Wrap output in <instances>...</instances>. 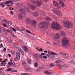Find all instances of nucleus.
<instances>
[{"label":"nucleus","instance_id":"f257e3e1","mask_svg":"<svg viewBox=\"0 0 75 75\" xmlns=\"http://www.w3.org/2000/svg\"><path fill=\"white\" fill-rule=\"evenodd\" d=\"M63 23L64 27H67L69 28H71L73 27V23L69 21H65Z\"/></svg>","mask_w":75,"mask_h":75},{"label":"nucleus","instance_id":"f03ea898","mask_svg":"<svg viewBox=\"0 0 75 75\" xmlns=\"http://www.w3.org/2000/svg\"><path fill=\"white\" fill-rule=\"evenodd\" d=\"M52 28L55 29L56 30L61 29V26L56 22H54L52 23Z\"/></svg>","mask_w":75,"mask_h":75},{"label":"nucleus","instance_id":"7ed1b4c3","mask_svg":"<svg viewBox=\"0 0 75 75\" xmlns=\"http://www.w3.org/2000/svg\"><path fill=\"white\" fill-rule=\"evenodd\" d=\"M62 43L64 47H67L69 44V40L68 38H64L62 40Z\"/></svg>","mask_w":75,"mask_h":75},{"label":"nucleus","instance_id":"20e7f679","mask_svg":"<svg viewBox=\"0 0 75 75\" xmlns=\"http://www.w3.org/2000/svg\"><path fill=\"white\" fill-rule=\"evenodd\" d=\"M53 11H54V12L55 14H57V15H59V16H62L61 13V11H58L57 9H53Z\"/></svg>","mask_w":75,"mask_h":75},{"label":"nucleus","instance_id":"39448f33","mask_svg":"<svg viewBox=\"0 0 75 75\" xmlns=\"http://www.w3.org/2000/svg\"><path fill=\"white\" fill-rule=\"evenodd\" d=\"M61 37L60 34L58 33L54 34L53 36V38L54 40H57V39H59Z\"/></svg>","mask_w":75,"mask_h":75},{"label":"nucleus","instance_id":"423d86ee","mask_svg":"<svg viewBox=\"0 0 75 75\" xmlns=\"http://www.w3.org/2000/svg\"><path fill=\"white\" fill-rule=\"evenodd\" d=\"M64 1L65 2H67V0H59V2L60 4H61L62 7H64L65 6V4L64 2H63V1Z\"/></svg>","mask_w":75,"mask_h":75},{"label":"nucleus","instance_id":"0eeeda50","mask_svg":"<svg viewBox=\"0 0 75 75\" xmlns=\"http://www.w3.org/2000/svg\"><path fill=\"white\" fill-rule=\"evenodd\" d=\"M28 5L30 7L32 10H35V9L37 8V7L36 6H35V5H34L32 4H31L29 3H28Z\"/></svg>","mask_w":75,"mask_h":75},{"label":"nucleus","instance_id":"6e6552de","mask_svg":"<svg viewBox=\"0 0 75 75\" xmlns=\"http://www.w3.org/2000/svg\"><path fill=\"white\" fill-rule=\"evenodd\" d=\"M39 26L40 28H47L44 25V22H40L39 23Z\"/></svg>","mask_w":75,"mask_h":75},{"label":"nucleus","instance_id":"1a4fd4ad","mask_svg":"<svg viewBox=\"0 0 75 75\" xmlns=\"http://www.w3.org/2000/svg\"><path fill=\"white\" fill-rule=\"evenodd\" d=\"M16 57L18 60H19L20 59V52H17L16 54Z\"/></svg>","mask_w":75,"mask_h":75},{"label":"nucleus","instance_id":"9d476101","mask_svg":"<svg viewBox=\"0 0 75 75\" xmlns=\"http://www.w3.org/2000/svg\"><path fill=\"white\" fill-rule=\"evenodd\" d=\"M68 67V66L67 65L65 64L64 65L61 69V71H65L66 69H67Z\"/></svg>","mask_w":75,"mask_h":75},{"label":"nucleus","instance_id":"9b49d317","mask_svg":"<svg viewBox=\"0 0 75 75\" xmlns=\"http://www.w3.org/2000/svg\"><path fill=\"white\" fill-rule=\"evenodd\" d=\"M53 1L54 5L55 7H58V6H59V4L58 2L54 0H53Z\"/></svg>","mask_w":75,"mask_h":75},{"label":"nucleus","instance_id":"f8f14e48","mask_svg":"<svg viewBox=\"0 0 75 75\" xmlns=\"http://www.w3.org/2000/svg\"><path fill=\"white\" fill-rule=\"evenodd\" d=\"M44 23V25L45 26V27H46V28H47L48 27V24H49V23L47 22V21H45L43 22Z\"/></svg>","mask_w":75,"mask_h":75},{"label":"nucleus","instance_id":"ddd939ff","mask_svg":"<svg viewBox=\"0 0 75 75\" xmlns=\"http://www.w3.org/2000/svg\"><path fill=\"white\" fill-rule=\"evenodd\" d=\"M24 69H25V71H26L27 72H30L31 71V68L29 67L27 68H25Z\"/></svg>","mask_w":75,"mask_h":75},{"label":"nucleus","instance_id":"4468645a","mask_svg":"<svg viewBox=\"0 0 75 75\" xmlns=\"http://www.w3.org/2000/svg\"><path fill=\"white\" fill-rule=\"evenodd\" d=\"M19 12H21L23 14H26V12L24 9L21 8L19 10Z\"/></svg>","mask_w":75,"mask_h":75},{"label":"nucleus","instance_id":"2eb2a0df","mask_svg":"<svg viewBox=\"0 0 75 75\" xmlns=\"http://www.w3.org/2000/svg\"><path fill=\"white\" fill-rule=\"evenodd\" d=\"M31 23H33L34 26H36V25H37V22L35 20H33L31 21Z\"/></svg>","mask_w":75,"mask_h":75},{"label":"nucleus","instance_id":"dca6fc26","mask_svg":"<svg viewBox=\"0 0 75 75\" xmlns=\"http://www.w3.org/2000/svg\"><path fill=\"white\" fill-rule=\"evenodd\" d=\"M37 5L38 6V7H40V6H41V4H42V2L41 1H37Z\"/></svg>","mask_w":75,"mask_h":75},{"label":"nucleus","instance_id":"f3484780","mask_svg":"<svg viewBox=\"0 0 75 75\" xmlns=\"http://www.w3.org/2000/svg\"><path fill=\"white\" fill-rule=\"evenodd\" d=\"M18 17L20 19H21L23 17V15L21 13H20L18 14Z\"/></svg>","mask_w":75,"mask_h":75},{"label":"nucleus","instance_id":"a211bd4d","mask_svg":"<svg viewBox=\"0 0 75 75\" xmlns=\"http://www.w3.org/2000/svg\"><path fill=\"white\" fill-rule=\"evenodd\" d=\"M31 19L30 18H28L26 19V22L28 24H30V23H31Z\"/></svg>","mask_w":75,"mask_h":75},{"label":"nucleus","instance_id":"6ab92c4d","mask_svg":"<svg viewBox=\"0 0 75 75\" xmlns=\"http://www.w3.org/2000/svg\"><path fill=\"white\" fill-rule=\"evenodd\" d=\"M40 11L41 15H42V16H44L45 15V12L44 11L41 10Z\"/></svg>","mask_w":75,"mask_h":75},{"label":"nucleus","instance_id":"aec40b11","mask_svg":"<svg viewBox=\"0 0 75 75\" xmlns=\"http://www.w3.org/2000/svg\"><path fill=\"white\" fill-rule=\"evenodd\" d=\"M25 10L26 11H27L28 13H30V11H31V10L30 9V8L28 7H26Z\"/></svg>","mask_w":75,"mask_h":75},{"label":"nucleus","instance_id":"412c9836","mask_svg":"<svg viewBox=\"0 0 75 75\" xmlns=\"http://www.w3.org/2000/svg\"><path fill=\"white\" fill-rule=\"evenodd\" d=\"M46 20L47 21H52V19H51V18L49 17H46L45 18Z\"/></svg>","mask_w":75,"mask_h":75},{"label":"nucleus","instance_id":"4be33fe9","mask_svg":"<svg viewBox=\"0 0 75 75\" xmlns=\"http://www.w3.org/2000/svg\"><path fill=\"white\" fill-rule=\"evenodd\" d=\"M33 56L37 61H38V54H34L33 55Z\"/></svg>","mask_w":75,"mask_h":75},{"label":"nucleus","instance_id":"5701e85b","mask_svg":"<svg viewBox=\"0 0 75 75\" xmlns=\"http://www.w3.org/2000/svg\"><path fill=\"white\" fill-rule=\"evenodd\" d=\"M7 40L10 44H12L13 43V41H12V40L10 38H8Z\"/></svg>","mask_w":75,"mask_h":75},{"label":"nucleus","instance_id":"b1692460","mask_svg":"<svg viewBox=\"0 0 75 75\" xmlns=\"http://www.w3.org/2000/svg\"><path fill=\"white\" fill-rule=\"evenodd\" d=\"M23 49L25 52H28V48H27V47L24 46H23Z\"/></svg>","mask_w":75,"mask_h":75},{"label":"nucleus","instance_id":"393cba45","mask_svg":"<svg viewBox=\"0 0 75 75\" xmlns=\"http://www.w3.org/2000/svg\"><path fill=\"white\" fill-rule=\"evenodd\" d=\"M18 50L21 53L22 55H24V51H23V50L21 49V48H19L18 49Z\"/></svg>","mask_w":75,"mask_h":75},{"label":"nucleus","instance_id":"a878e982","mask_svg":"<svg viewBox=\"0 0 75 75\" xmlns=\"http://www.w3.org/2000/svg\"><path fill=\"white\" fill-rule=\"evenodd\" d=\"M60 33L62 36H65L66 35L65 33L63 31H61Z\"/></svg>","mask_w":75,"mask_h":75},{"label":"nucleus","instance_id":"bb28decb","mask_svg":"<svg viewBox=\"0 0 75 75\" xmlns=\"http://www.w3.org/2000/svg\"><path fill=\"white\" fill-rule=\"evenodd\" d=\"M38 12H35L33 13V16H35V17L38 16Z\"/></svg>","mask_w":75,"mask_h":75},{"label":"nucleus","instance_id":"cd10ccee","mask_svg":"<svg viewBox=\"0 0 75 75\" xmlns=\"http://www.w3.org/2000/svg\"><path fill=\"white\" fill-rule=\"evenodd\" d=\"M7 61V59H5L4 62H2V64H2V66H5V64H6V61Z\"/></svg>","mask_w":75,"mask_h":75},{"label":"nucleus","instance_id":"c85d7f7f","mask_svg":"<svg viewBox=\"0 0 75 75\" xmlns=\"http://www.w3.org/2000/svg\"><path fill=\"white\" fill-rule=\"evenodd\" d=\"M62 62V60H59L57 61H56L55 62L56 64H59V63H61Z\"/></svg>","mask_w":75,"mask_h":75},{"label":"nucleus","instance_id":"c756f323","mask_svg":"<svg viewBox=\"0 0 75 75\" xmlns=\"http://www.w3.org/2000/svg\"><path fill=\"white\" fill-rule=\"evenodd\" d=\"M45 73L47 74V75H50V74H52V72H50L47 71H45Z\"/></svg>","mask_w":75,"mask_h":75},{"label":"nucleus","instance_id":"7c9ffc66","mask_svg":"<svg viewBox=\"0 0 75 75\" xmlns=\"http://www.w3.org/2000/svg\"><path fill=\"white\" fill-rule=\"evenodd\" d=\"M45 55H46V56H47V57H49V58H52V57H53V56L51 54L49 55L48 54H46Z\"/></svg>","mask_w":75,"mask_h":75},{"label":"nucleus","instance_id":"2f4dec72","mask_svg":"<svg viewBox=\"0 0 75 75\" xmlns=\"http://www.w3.org/2000/svg\"><path fill=\"white\" fill-rule=\"evenodd\" d=\"M27 61L28 64H31V60H30V59L29 58L27 59Z\"/></svg>","mask_w":75,"mask_h":75},{"label":"nucleus","instance_id":"473e14b6","mask_svg":"<svg viewBox=\"0 0 75 75\" xmlns=\"http://www.w3.org/2000/svg\"><path fill=\"white\" fill-rule=\"evenodd\" d=\"M57 66L58 68H59V69H60L61 70V69H62V66L60 65V64H59L57 65Z\"/></svg>","mask_w":75,"mask_h":75},{"label":"nucleus","instance_id":"72a5a7b5","mask_svg":"<svg viewBox=\"0 0 75 75\" xmlns=\"http://www.w3.org/2000/svg\"><path fill=\"white\" fill-rule=\"evenodd\" d=\"M13 63L12 62H9L8 63V65H9L10 66H11V65H13Z\"/></svg>","mask_w":75,"mask_h":75},{"label":"nucleus","instance_id":"f704fd0d","mask_svg":"<svg viewBox=\"0 0 75 75\" xmlns=\"http://www.w3.org/2000/svg\"><path fill=\"white\" fill-rule=\"evenodd\" d=\"M38 63L37 62H35V63L34 64V66L35 67H38Z\"/></svg>","mask_w":75,"mask_h":75},{"label":"nucleus","instance_id":"c9c22d12","mask_svg":"<svg viewBox=\"0 0 75 75\" xmlns=\"http://www.w3.org/2000/svg\"><path fill=\"white\" fill-rule=\"evenodd\" d=\"M32 3H33V4H35V5H36V1L35 0H33L32 1Z\"/></svg>","mask_w":75,"mask_h":75},{"label":"nucleus","instance_id":"e433bc0d","mask_svg":"<svg viewBox=\"0 0 75 75\" xmlns=\"http://www.w3.org/2000/svg\"><path fill=\"white\" fill-rule=\"evenodd\" d=\"M22 64L23 66H25V64H26L24 60H23Z\"/></svg>","mask_w":75,"mask_h":75},{"label":"nucleus","instance_id":"4c0bfd02","mask_svg":"<svg viewBox=\"0 0 75 75\" xmlns=\"http://www.w3.org/2000/svg\"><path fill=\"white\" fill-rule=\"evenodd\" d=\"M55 64L52 63L50 65V67H55Z\"/></svg>","mask_w":75,"mask_h":75},{"label":"nucleus","instance_id":"58836bf2","mask_svg":"<svg viewBox=\"0 0 75 75\" xmlns=\"http://www.w3.org/2000/svg\"><path fill=\"white\" fill-rule=\"evenodd\" d=\"M0 6H1L2 7H4V6H5V5H4V4H3V3H2L1 4H0Z\"/></svg>","mask_w":75,"mask_h":75},{"label":"nucleus","instance_id":"ea45409f","mask_svg":"<svg viewBox=\"0 0 75 75\" xmlns=\"http://www.w3.org/2000/svg\"><path fill=\"white\" fill-rule=\"evenodd\" d=\"M12 71V69L10 68H9L7 70V72H8V71Z\"/></svg>","mask_w":75,"mask_h":75},{"label":"nucleus","instance_id":"a19ab883","mask_svg":"<svg viewBox=\"0 0 75 75\" xmlns=\"http://www.w3.org/2000/svg\"><path fill=\"white\" fill-rule=\"evenodd\" d=\"M21 75H30V74L28 73H23L21 74Z\"/></svg>","mask_w":75,"mask_h":75},{"label":"nucleus","instance_id":"79ce46f5","mask_svg":"<svg viewBox=\"0 0 75 75\" xmlns=\"http://www.w3.org/2000/svg\"><path fill=\"white\" fill-rule=\"evenodd\" d=\"M39 57L40 58H41V59H42V58H43V57H42V56L41 54H40L39 55Z\"/></svg>","mask_w":75,"mask_h":75},{"label":"nucleus","instance_id":"37998d69","mask_svg":"<svg viewBox=\"0 0 75 75\" xmlns=\"http://www.w3.org/2000/svg\"><path fill=\"white\" fill-rule=\"evenodd\" d=\"M51 54L52 55V56H53V55H56V54L55 53L53 52H51Z\"/></svg>","mask_w":75,"mask_h":75},{"label":"nucleus","instance_id":"c03bdc74","mask_svg":"<svg viewBox=\"0 0 75 75\" xmlns=\"http://www.w3.org/2000/svg\"><path fill=\"white\" fill-rule=\"evenodd\" d=\"M42 17H40L38 18V20H42Z\"/></svg>","mask_w":75,"mask_h":75},{"label":"nucleus","instance_id":"a18cd8bd","mask_svg":"<svg viewBox=\"0 0 75 75\" xmlns=\"http://www.w3.org/2000/svg\"><path fill=\"white\" fill-rule=\"evenodd\" d=\"M12 72H17V71L16 70H14L12 71Z\"/></svg>","mask_w":75,"mask_h":75},{"label":"nucleus","instance_id":"49530a36","mask_svg":"<svg viewBox=\"0 0 75 75\" xmlns=\"http://www.w3.org/2000/svg\"><path fill=\"white\" fill-rule=\"evenodd\" d=\"M60 54H61V55H62L65 56V53L63 52L60 53Z\"/></svg>","mask_w":75,"mask_h":75},{"label":"nucleus","instance_id":"de8ad7c7","mask_svg":"<svg viewBox=\"0 0 75 75\" xmlns=\"http://www.w3.org/2000/svg\"><path fill=\"white\" fill-rule=\"evenodd\" d=\"M9 1H7L5 2V4H9Z\"/></svg>","mask_w":75,"mask_h":75},{"label":"nucleus","instance_id":"09e8293b","mask_svg":"<svg viewBox=\"0 0 75 75\" xmlns=\"http://www.w3.org/2000/svg\"><path fill=\"white\" fill-rule=\"evenodd\" d=\"M44 58V59H47V57L46 56H43V58Z\"/></svg>","mask_w":75,"mask_h":75},{"label":"nucleus","instance_id":"8fccbe9b","mask_svg":"<svg viewBox=\"0 0 75 75\" xmlns=\"http://www.w3.org/2000/svg\"><path fill=\"white\" fill-rule=\"evenodd\" d=\"M39 71H41V70H42V67H39V68L38 69Z\"/></svg>","mask_w":75,"mask_h":75},{"label":"nucleus","instance_id":"3c124183","mask_svg":"<svg viewBox=\"0 0 75 75\" xmlns=\"http://www.w3.org/2000/svg\"><path fill=\"white\" fill-rule=\"evenodd\" d=\"M41 55H43V56H45L46 54L44 53H41Z\"/></svg>","mask_w":75,"mask_h":75},{"label":"nucleus","instance_id":"603ef678","mask_svg":"<svg viewBox=\"0 0 75 75\" xmlns=\"http://www.w3.org/2000/svg\"><path fill=\"white\" fill-rule=\"evenodd\" d=\"M64 56H66V57H69V55L66 54H65V55Z\"/></svg>","mask_w":75,"mask_h":75},{"label":"nucleus","instance_id":"864d4df0","mask_svg":"<svg viewBox=\"0 0 75 75\" xmlns=\"http://www.w3.org/2000/svg\"><path fill=\"white\" fill-rule=\"evenodd\" d=\"M9 3H13V0H10L9 1Z\"/></svg>","mask_w":75,"mask_h":75},{"label":"nucleus","instance_id":"5fc2aeb1","mask_svg":"<svg viewBox=\"0 0 75 75\" xmlns=\"http://www.w3.org/2000/svg\"><path fill=\"white\" fill-rule=\"evenodd\" d=\"M6 51V48H4L3 49V51H4V52H5Z\"/></svg>","mask_w":75,"mask_h":75},{"label":"nucleus","instance_id":"6e6d98bb","mask_svg":"<svg viewBox=\"0 0 75 75\" xmlns=\"http://www.w3.org/2000/svg\"><path fill=\"white\" fill-rule=\"evenodd\" d=\"M25 30V29L23 28L21 29V31H24V30Z\"/></svg>","mask_w":75,"mask_h":75},{"label":"nucleus","instance_id":"4d7b16f0","mask_svg":"<svg viewBox=\"0 0 75 75\" xmlns=\"http://www.w3.org/2000/svg\"><path fill=\"white\" fill-rule=\"evenodd\" d=\"M3 25H4V27H7V25H6V24L4 23H3Z\"/></svg>","mask_w":75,"mask_h":75},{"label":"nucleus","instance_id":"13d9d810","mask_svg":"<svg viewBox=\"0 0 75 75\" xmlns=\"http://www.w3.org/2000/svg\"><path fill=\"white\" fill-rule=\"evenodd\" d=\"M26 31L27 32V33H29V34H30V33H31V32H30V31L28 30H27Z\"/></svg>","mask_w":75,"mask_h":75},{"label":"nucleus","instance_id":"bf43d9fd","mask_svg":"<svg viewBox=\"0 0 75 75\" xmlns=\"http://www.w3.org/2000/svg\"><path fill=\"white\" fill-rule=\"evenodd\" d=\"M12 30L13 31H14L15 32L16 31V29H15L14 28H12Z\"/></svg>","mask_w":75,"mask_h":75},{"label":"nucleus","instance_id":"052dcab7","mask_svg":"<svg viewBox=\"0 0 75 75\" xmlns=\"http://www.w3.org/2000/svg\"><path fill=\"white\" fill-rule=\"evenodd\" d=\"M11 54H14V51H11Z\"/></svg>","mask_w":75,"mask_h":75},{"label":"nucleus","instance_id":"680f3d73","mask_svg":"<svg viewBox=\"0 0 75 75\" xmlns=\"http://www.w3.org/2000/svg\"><path fill=\"white\" fill-rule=\"evenodd\" d=\"M44 53H45L46 54H47V53H48V51H47V50H45L44 51Z\"/></svg>","mask_w":75,"mask_h":75},{"label":"nucleus","instance_id":"e2e57ef3","mask_svg":"<svg viewBox=\"0 0 75 75\" xmlns=\"http://www.w3.org/2000/svg\"><path fill=\"white\" fill-rule=\"evenodd\" d=\"M53 43L55 45H57V43L54 42H53Z\"/></svg>","mask_w":75,"mask_h":75},{"label":"nucleus","instance_id":"0e129e2a","mask_svg":"<svg viewBox=\"0 0 75 75\" xmlns=\"http://www.w3.org/2000/svg\"><path fill=\"white\" fill-rule=\"evenodd\" d=\"M1 30H2V28L1 27H0V32H1Z\"/></svg>","mask_w":75,"mask_h":75},{"label":"nucleus","instance_id":"69168bd1","mask_svg":"<svg viewBox=\"0 0 75 75\" xmlns=\"http://www.w3.org/2000/svg\"><path fill=\"white\" fill-rule=\"evenodd\" d=\"M45 68V67L44 66H43L42 67V69H44Z\"/></svg>","mask_w":75,"mask_h":75},{"label":"nucleus","instance_id":"338daca9","mask_svg":"<svg viewBox=\"0 0 75 75\" xmlns=\"http://www.w3.org/2000/svg\"><path fill=\"white\" fill-rule=\"evenodd\" d=\"M17 60H18V59H17V58L16 57V58H15L14 59V60L15 61H17Z\"/></svg>","mask_w":75,"mask_h":75},{"label":"nucleus","instance_id":"774afa93","mask_svg":"<svg viewBox=\"0 0 75 75\" xmlns=\"http://www.w3.org/2000/svg\"><path fill=\"white\" fill-rule=\"evenodd\" d=\"M10 13L11 14H12V15H13V11H11Z\"/></svg>","mask_w":75,"mask_h":75}]
</instances>
